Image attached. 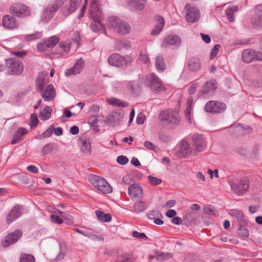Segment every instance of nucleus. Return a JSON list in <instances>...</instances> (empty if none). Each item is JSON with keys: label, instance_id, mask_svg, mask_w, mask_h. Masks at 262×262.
Returning a JSON list of instances; mask_svg holds the SVG:
<instances>
[{"label": "nucleus", "instance_id": "nucleus-1", "mask_svg": "<svg viewBox=\"0 0 262 262\" xmlns=\"http://www.w3.org/2000/svg\"><path fill=\"white\" fill-rule=\"evenodd\" d=\"M90 13L91 17L94 20V22L91 24L92 30L95 32L102 31L105 35H107L106 31L103 25L100 21L102 13L98 6V0H92Z\"/></svg>", "mask_w": 262, "mask_h": 262}, {"label": "nucleus", "instance_id": "nucleus-2", "mask_svg": "<svg viewBox=\"0 0 262 262\" xmlns=\"http://www.w3.org/2000/svg\"><path fill=\"white\" fill-rule=\"evenodd\" d=\"M108 26L115 32L122 35L128 34L130 31L129 25L116 16H111L108 18Z\"/></svg>", "mask_w": 262, "mask_h": 262}, {"label": "nucleus", "instance_id": "nucleus-3", "mask_svg": "<svg viewBox=\"0 0 262 262\" xmlns=\"http://www.w3.org/2000/svg\"><path fill=\"white\" fill-rule=\"evenodd\" d=\"M66 0H53L43 10L41 20L43 22L49 21L55 12L63 4Z\"/></svg>", "mask_w": 262, "mask_h": 262}, {"label": "nucleus", "instance_id": "nucleus-4", "mask_svg": "<svg viewBox=\"0 0 262 262\" xmlns=\"http://www.w3.org/2000/svg\"><path fill=\"white\" fill-rule=\"evenodd\" d=\"M232 191L238 195H243L246 193L250 186V180L247 177L241 178L237 183L233 180L229 181Z\"/></svg>", "mask_w": 262, "mask_h": 262}, {"label": "nucleus", "instance_id": "nucleus-5", "mask_svg": "<svg viewBox=\"0 0 262 262\" xmlns=\"http://www.w3.org/2000/svg\"><path fill=\"white\" fill-rule=\"evenodd\" d=\"M90 183L98 190L103 193H110L112 191V188L108 183L103 178L92 175L89 177Z\"/></svg>", "mask_w": 262, "mask_h": 262}, {"label": "nucleus", "instance_id": "nucleus-6", "mask_svg": "<svg viewBox=\"0 0 262 262\" xmlns=\"http://www.w3.org/2000/svg\"><path fill=\"white\" fill-rule=\"evenodd\" d=\"M142 79L145 80V84L155 93H158L164 89L161 79L154 73L142 77Z\"/></svg>", "mask_w": 262, "mask_h": 262}, {"label": "nucleus", "instance_id": "nucleus-7", "mask_svg": "<svg viewBox=\"0 0 262 262\" xmlns=\"http://www.w3.org/2000/svg\"><path fill=\"white\" fill-rule=\"evenodd\" d=\"M160 119L161 121L170 125H177L180 122L178 112L172 110H166L161 112Z\"/></svg>", "mask_w": 262, "mask_h": 262}, {"label": "nucleus", "instance_id": "nucleus-8", "mask_svg": "<svg viewBox=\"0 0 262 262\" xmlns=\"http://www.w3.org/2000/svg\"><path fill=\"white\" fill-rule=\"evenodd\" d=\"M108 63L113 66L122 67L126 64L132 62L133 59L129 56H122L119 54H114L111 55L107 59Z\"/></svg>", "mask_w": 262, "mask_h": 262}, {"label": "nucleus", "instance_id": "nucleus-9", "mask_svg": "<svg viewBox=\"0 0 262 262\" xmlns=\"http://www.w3.org/2000/svg\"><path fill=\"white\" fill-rule=\"evenodd\" d=\"M6 64L8 73L10 75H20L23 71L24 66L20 61L10 58L6 59Z\"/></svg>", "mask_w": 262, "mask_h": 262}, {"label": "nucleus", "instance_id": "nucleus-10", "mask_svg": "<svg viewBox=\"0 0 262 262\" xmlns=\"http://www.w3.org/2000/svg\"><path fill=\"white\" fill-rule=\"evenodd\" d=\"M184 10L186 11L185 18L188 23H193L199 19L200 13L196 7L190 4H186Z\"/></svg>", "mask_w": 262, "mask_h": 262}, {"label": "nucleus", "instance_id": "nucleus-11", "mask_svg": "<svg viewBox=\"0 0 262 262\" xmlns=\"http://www.w3.org/2000/svg\"><path fill=\"white\" fill-rule=\"evenodd\" d=\"M10 12L17 17H24L30 14L29 9L21 3H16L12 5L9 9Z\"/></svg>", "mask_w": 262, "mask_h": 262}, {"label": "nucleus", "instance_id": "nucleus-12", "mask_svg": "<svg viewBox=\"0 0 262 262\" xmlns=\"http://www.w3.org/2000/svg\"><path fill=\"white\" fill-rule=\"evenodd\" d=\"M124 116V113L123 110L113 111L107 116L105 122L108 125L115 126L120 123Z\"/></svg>", "mask_w": 262, "mask_h": 262}, {"label": "nucleus", "instance_id": "nucleus-13", "mask_svg": "<svg viewBox=\"0 0 262 262\" xmlns=\"http://www.w3.org/2000/svg\"><path fill=\"white\" fill-rule=\"evenodd\" d=\"M194 150L200 152L204 151L207 146V141L202 135L195 134L192 137Z\"/></svg>", "mask_w": 262, "mask_h": 262}, {"label": "nucleus", "instance_id": "nucleus-14", "mask_svg": "<svg viewBox=\"0 0 262 262\" xmlns=\"http://www.w3.org/2000/svg\"><path fill=\"white\" fill-rule=\"evenodd\" d=\"M226 108V105L224 103L214 101L208 102L204 107L206 112L212 113H221Z\"/></svg>", "mask_w": 262, "mask_h": 262}, {"label": "nucleus", "instance_id": "nucleus-15", "mask_svg": "<svg viewBox=\"0 0 262 262\" xmlns=\"http://www.w3.org/2000/svg\"><path fill=\"white\" fill-rule=\"evenodd\" d=\"M21 236V231L19 230H16L6 236L5 238L2 240L1 245L3 247H8L15 243Z\"/></svg>", "mask_w": 262, "mask_h": 262}, {"label": "nucleus", "instance_id": "nucleus-16", "mask_svg": "<svg viewBox=\"0 0 262 262\" xmlns=\"http://www.w3.org/2000/svg\"><path fill=\"white\" fill-rule=\"evenodd\" d=\"M82 0H70L69 4L64 6L61 9L63 16H68L74 12L79 7Z\"/></svg>", "mask_w": 262, "mask_h": 262}, {"label": "nucleus", "instance_id": "nucleus-17", "mask_svg": "<svg viewBox=\"0 0 262 262\" xmlns=\"http://www.w3.org/2000/svg\"><path fill=\"white\" fill-rule=\"evenodd\" d=\"M229 131L231 134L239 136L251 133L252 129L248 125L244 126L242 124H237L231 126L229 128Z\"/></svg>", "mask_w": 262, "mask_h": 262}, {"label": "nucleus", "instance_id": "nucleus-18", "mask_svg": "<svg viewBox=\"0 0 262 262\" xmlns=\"http://www.w3.org/2000/svg\"><path fill=\"white\" fill-rule=\"evenodd\" d=\"M79 40V38H77L73 40H67L60 42L58 47L61 51V54L62 55H66L69 54L71 47L74 45H75L76 47H78Z\"/></svg>", "mask_w": 262, "mask_h": 262}, {"label": "nucleus", "instance_id": "nucleus-19", "mask_svg": "<svg viewBox=\"0 0 262 262\" xmlns=\"http://www.w3.org/2000/svg\"><path fill=\"white\" fill-rule=\"evenodd\" d=\"M84 67V61L82 59H79L74 64L73 67L67 69L64 72V75L67 77L75 76L79 74Z\"/></svg>", "mask_w": 262, "mask_h": 262}, {"label": "nucleus", "instance_id": "nucleus-20", "mask_svg": "<svg viewBox=\"0 0 262 262\" xmlns=\"http://www.w3.org/2000/svg\"><path fill=\"white\" fill-rule=\"evenodd\" d=\"M255 15L251 17L250 21L255 27H262V5H258L254 9Z\"/></svg>", "mask_w": 262, "mask_h": 262}, {"label": "nucleus", "instance_id": "nucleus-21", "mask_svg": "<svg viewBox=\"0 0 262 262\" xmlns=\"http://www.w3.org/2000/svg\"><path fill=\"white\" fill-rule=\"evenodd\" d=\"M147 0H130L127 1V4L130 9L135 12H139L145 8Z\"/></svg>", "mask_w": 262, "mask_h": 262}, {"label": "nucleus", "instance_id": "nucleus-22", "mask_svg": "<svg viewBox=\"0 0 262 262\" xmlns=\"http://www.w3.org/2000/svg\"><path fill=\"white\" fill-rule=\"evenodd\" d=\"M128 194L132 199L141 198L143 195L141 187L137 184H133L128 188Z\"/></svg>", "mask_w": 262, "mask_h": 262}, {"label": "nucleus", "instance_id": "nucleus-23", "mask_svg": "<svg viewBox=\"0 0 262 262\" xmlns=\"http://www.w3.org/2000/svg\"><path fill=\"white\" fill-rule=\"evenodd\" d=\"M22 207L19 205L15 206L7 216L6 220L8 224H10L21 215Z\"/></svg>", "mask_w": 262, "mask_h": 262}, {"label": "nucleus", "instance_id": "nucleus-24", "mask_svg": "<svg viewBox=\"0 0 262 262\" xmlns=\"http://www.w3.org/2000/svg\"><path fill=\"white\" fill-rule=\"evenodd\" d=\"M182 43L181 38L178 35L171 34L167 36L163 41V46L165 47L168 46H180Z\"/></svg>", "mask_w": 262, "mask_h": 262}, {"label": "nucleus", "instance_id": "nucleus-25", "mask_svg": "<svg viewBox=\"0 0 262 262\" xmlns=\"http://www.w3.org/2000/svg\"><path fill=\"white\" fill-rule=\"evenodd\" d=\"M2 26L8 29H14L17 28L18 25L15 17L10 15H6L3 18Z\"/></svg>", "mask_w": 262, "mask_h": 262}, {"label": "nucleus", "instance_id": "nucleus-26", "mask_svg": "<svg viewBox=\"0 0 262 262\" xmlns=\"http://www.w3.org/2000/svg\"><path fill=\"white\" fill-rule=\"evenodd\" d=\"M180 153L184 157H188L191 155L195 156L194 150L192 149L189 143L185 140H182L181 142Z\"/></svg>", "mask_w": 262, "mask_h": 262}, {"label": "nucleus", "instance_id": "nucleus-27", "mask_svg": "<svg viewBox=\"0 0 262 262\" xmlns=\"http://www.w3.org/2000/svg\"><path fill=\"white\" fill-rule=\"evenodd\" d=\"M41 92V96L45 101H52L55 97L56 92L53 86L49 84Z\"/></svg>", "mask_w": 262, "mask_h": 262}, {"label": "nucleus", "instance_id": "nucleus-28", "mask_svg": "<svg viewBox=\"0 0 262 262\" xmlns=\"http://www.w3.org/2000/svg\"><path fill=\"white\" fill-rule=\"evenodd\" d=\"M79 146L81 151L85 155H89L92 152L91 143L90 139L84 138L79 140Z\"/></svg>", "mask_w": 262, "mask_h": 262}, {"label": "nucleus", "instance_id": "nucleus-29", "mask_svg": "<svg viewBox=\"0 0 262 262\" xmlns=\"http://www.w3.org/2000/svg\"><path fill=\"white\" fill-rule=\"evenodd\" d=\"M216 89V82L214 80H210L204 84L202 94L206 96L212 95Z\"/></svg>", "mask_w": 262, "mask_h": 262}, {"label": "nucleus", "instance_id": "nucleus-30", "mask_svg": "<svg viewBox=\"0 0 262 262\" xmlns=\"http://www.w3.org/2000/svg\"><path fill=\"white\" fill-rule=\"evenodd\" d=\"M255 51L251 49H247L243 51L242 59L244 62L249 63L254 60Z\"/></svg>", "mask_w": 262, "mask_h": 262}, {"label": "nucleus", "instance_id": "nucleus-31", "mask_svg": "<svg viewBox=\"0 0 262 262\" xmlns=\"http://www.w3.org/2000/svg\"><path fill=\"white\" fill-rule=\"evenodd\" d=\"M106 102L110 105L114 106L126 107L128 105L127 103L113 97L107 99Z\"/></svg>", "mask_w": 262, "mask_h": 262}, {"label": "nucleus", "instance_id": "nucleus-32", "mask_svg": "<svg viewBox=\"0 0 262 262\" xmlns=\"http://www.w3.org/2000/svg\"><path fill=\"white\" fill-rule=\"evenodd\" d=\"M53 111L52 108L49 106H45L42 110L40 111L39 116L41 120H47L49 119Z\"/></svg>", "mask_w": 262, "mask_h": 262}, {"label": "nucleus", "instance_id": "nucleus-33", "mask_svg": "<svg viewBox=\"0 0 262 262\" xmlns=\"http://www.w3.org/2000/svg\"><path fill=\"white\" fill-rule=\"evenodd\" d=\"M96 215L100 222H109L112 220V215L110 213H105L101 210H97L95 212Z\"/></svg>", "mask_w": 262, "mask_h": 262}, {"label": "nucleus", "instance_id": "nucleus-34", "mask_svg": "<svg viewBox=\"0 0 262 262\" xmlns=\"http://www.w3.org/2000/svg\"><path fill=\"white\" fill-rule=\"evenodd\" d=\"M155 66L159 72H162L165 69V64L163 57L158 55L155 59Z\"/></svg>", "mask_w": 262, "mask_h": 262}, {"label": "nucleus", "instance_id": "nucleus-35", "mask_svg": "<svg viewBox=\"0 0 262 262\" xmlns=\"http://www.w3.org/2000/svg\"><path fill=\"white\" fill-rule=\"evenodd\" d=\"M238 10L237 6H233L229 7L226 11V15L229 21L232 23L235 20L233 13Z\"/></svg>", "mask_w": 262, "mask_h": 262}, {"label": "nucleus", "instance_id": "nucleus-36", "mask_svg": "<svg viewBox=\"0 0 262 262\" xmlns=\"http://www.w3.org/2000/svg\"><path fill=\"white\" fill-rule=\"evenodd\" d=\"M193 103L192 97H189L187 101L186 110L185 111V117L188 121L191 123V105Z\"/></svg>", "mask_w": 262, "mask_h": 262}, {"label": "nucleus", "instance_id": "nucleus-37", "mask_svg": "<svg viewBox=\"0 0 262 262\" xmlns=\"http://www.w3.org/2000/svg\"><path fill=\"white\" fill-rule=\"evenodd\" d=\"M189 69L192 71H196L201 68V63L199 59L191 58L188 61Z\"/></svg>", "mask_w": 262, "mask_h": 262}, {"label": "nucleus", "instance_id": "nucleus-38", "mask_svg": "<svg viewBox=\"0 0 262 262\" xmlns=\"http://www.w3.org/2000/svg\"><path fill=\"white\" fill-rule=\"evenodd\" d=\"M147 207V206L146 203H145L143 201H138L136 203H135V204L134 205L133 211L137 213H138L144 211L146 209Z\"/></svg>", "mask_w": 262, "mask_h": 262}, {"label": "nucleus", "instance_id": "nucleus-39", "mask_svg": "<svg viewBox=\"0 0 262 262\" xmlns=\"http://www.w3.org/2000/svg\"><path fill=\"white\" fill-rule=\"evenodd\" d=\"M45 83V77L42 74H39L36 81V86L37 91L42 92Z\"/></svg>", "mask_w": 262, "mask_h": 262}, {"label": "nucleus", "instance_id": "nucleus-40", "mask_svg": "<svg viewBox=\"0 0 262 262\" xmlns=\"http://www.w3.org/2000/svg\"><path fill=\"white\" fill-rule=\"evenodd\" d=\"M55 144L53 143H49L43 146L41 150V154L45 156L51 154L55 149Z\"/></svg>", "mask_w": 262, "mask_h": 262}, {"label": "nucleus", "instance_id": "nucleus-41", "mask_svg": "<svg viewBox=\"0 0 262 262\" xmlns=\"http://www.w3.org/2000/svg\"><path fill=\"white\" fill-rule=\"evenodd\" d=\"M59 41V38L55 36L49 37L45 41V45L47 48H53Z\"/></svg>", "mask_w": 262, "mask_h": 262}, {"label": "nucleus", "instance_id": "nucleus-42", "mask_svg": "<svg viewBox=\"0 0 262 262\" xmlns=\"http://www.w3.org/2000/svg\"><path fill=\"white\" fill-rule=\"evenodd\" d=\"M116 48L118 50H121L123 49H129L130 48L129 42L126 40H119L117 42Z\"/></svg>", "mask_w": 262, "mask_h": 262}, {"label": "nucleus", "instance_id": "nucleus-43", "mask_svg": "<svg viewBox=\"0 0 262 262\" xmlns=\"http://www.w3.org/2000/svg\"><path fill=\"white\" fill-rule=\"evenodd\" d=\"M147 217L150 220H153L154 221L157 219L159 217H162L161 213L158 211H150L147 214Z\"/></svg>", "mask_w": 262, "mask_h": 262}, {"label": "nucleus", "instance_id": "nucleus-44", "mask_svg": "<svg viewBox=\"0 0 262 262\" xmlns=\"http://www.w3.org/2000/svg\"><path fill=\"white\" fill-rule=\"evenodd\" d=\"M35 258L31 254H23L20 257V262H34Z\"/></svg>", "mask_w": 262, "mask_h": 262}, {"label": "nucleus", "instance_id": "nucleus-45", "mask_svg": "<svg viewBox=\"0 0 262 262\" xmlns=\"http://www.w3.org/2000/svg\"><path fill=\"white\" fill-rule=\"evenodd\" d=\"M114 262H130V256L127 253L121 254L117 257Z\"/></svg>", "mask_w": 262, "mask_h": 262}, {"label": "nucleus", "instance_id": "nucleus-46", "mask_svg": "<svg viewBox=\"0 0 262 262\" xmlns=\"http://www.w3.org/2000/svg\"><path fill=\"white\" fill-rule=\"evenodd\" d=\"M38 124L37 116L36 114H32L30 116V126L31 128H33Z\"/></svg>", "mask_w": 262, "mask_h": 262}, {"label": "nucleus", "instance_id": "nucleus-47", "mask_svg": "<svg viewBox=\"0 0 262 262\" xmlns=\"http://www.w3.org/2000/svg\"><path fill=\"white\" fill-rule=\"evenodd\" d=\"M125 83L117 81L112 82V86L115 89L116 91H121L123 89Z\"/></svg>", "mask_w": 262, "mask_h": 262}, {"label": "nucleus", "instance_id": "nucleus-48", "mask_svg": "<svg viewBox=\"0 0 262 262\" xmlns=\"http://www.w3.org/2000/svg\"><path fill=\"white\" fill-rule=\"evenodd\" d=\"M67 253V248L64 246L60 245V252L56 257L57 260H61L66 255Z\"/></svg>", "mask_w": 262, "mask_h": 262}, {"label": "nucleus", "instance_id": "nucleus-49", "mask_svg": "<svg viewBox=\"0 0 262 262\" xmlns=\"http://www.w3.org/2000/svg\"><path fill=\"white\" fill-rule=\"evenodd\" d=\"M148 179L150 183L152 185H158L162 183L161 179L151 176H148Z\"/></svg>", "mask_w": 262, "mask_h": 262}, {"label": "nucleus", "instance_id": "nucleus-50", "mask_svg": "<svg viewBox=\"0 0 262 262\" xmlns=\"http://www.w3.org/2000/svg\"><path fill=\"white\" fill-rule=\"evenodd\" d=\"M203 211L205 213L209 215H212L215 213V210L213 206L207 205L203 208Z\"/></svg>", "mask_w": 262, "mask_h": 262}, {"label": "nucleus", "instance_id": "nucleus-51", "mask_svg": "<svg viewBox=\"0 0 262 262\" xmlns=\"http://www.w3.org/2000/svg\"><path fill=\"white\" fill-rule=\"evenodd\" d=\"M229 213L231 215L235 216L237 219L241 220L243 216V213L242 211L236 210V209H232L230 211Z\"/></svg>", "mask_w": 262, "mask_h": 262}, {"label": "nucleus", "instance_id": "nucleus-52", "mask_svg": "<svg viewBox=\"0 0 262 262\" xmlns=\"http://www.w3.org/2000/svg\"><path fill=\"white\" fill-rule=\"evenodd\" d=\"M50 218L51 222L55 224H61L63 222L61 216H59L56 215H51Z\"/></svg>", "mask_w": 262, "mask_h": 262}, {"label": "nucleus", "instance_id": "nucleus-53", "mask_svg": "<svg viewBox=\"0 0 262 262\" xmlns=\"http://www.w3.org/2000/svg\"><path fill=\"white\" fill-rule=\"evenodd\" d=\"M41 36V33L40 32H37L35 34H29L26 35L25 39L26 40H32L34 39L39 38Z\"/></svg>", "mask_w": 262, "mask_h": 262}, {"label": "nucleus", "instance_id": "nucleus-54", "mask_svg": "<svg viewBox=\"0 0 262 262\" xmlns=\"http://www.w3.org/2000/svg\"><path fill=\"white\" fill-rule=\"evenodd\" d=\"M61 218L62 219L63 221L64 220L66 223L70 224L72 223V216L65 212H62L61 215Z\"/></svg>", "mask_w": 262, "mask_h": 262}, {"label": "nucleus", "instance_id": "nucleus-55", "mask_svg": "<svg viewBox=\"0 0 262 262\" xmlns=\"http://www.w3.org/2000/svg\"><path fill=\"white\" fill-rule=\"evenodd\" d=\"M117 162L121 165L126 164L128 162V159L124 156H119L117 158Z\"/></svg>", "mask_w": 262, "mask_h": 262}, {"label": "nucleus", "instance_id": "nucleus-56", "mask_svg": "<svg viewBox=\"0 0 262 262\" xmlns=\"http://www.w3.org/2000/svg\"><path fill=\"white\" fill-rule=\"evenodd\" d=\"M156 18L157 20V24L156 26L159 27L163 29L165 25V20L164 18L161 16H157Z\"/></svg>", "mask_w": 262, "mask_h": 262}, {"label": "nucleus", "instance_id": "nucleus-57", "mask_svg": "<svg viewBox=\"0 0 262 262\" xmlns=\"http://www.w3.org/2000/svg\"><path fill=\"white\" fill-rule=\"evenodd\" d=\"M133 236L139 239H147V237L144 233H140L136 231H134L132 233Z\"/></svg>", "mask_w": 262, "mask_h": 262}, {"label": "nucleus", "instance_id": "nucleus-58", "mask_svg": "<svg viewBox=\"0 0 262 262\" xmlns=\"http://www.w3.org/2000/svg\"><path fill=\"white\" fill-rule=\"evenodd\" d=\"M238 234L244 237H246L249 236V231L245 228L240 227L238 230Z\"/></svg>", "mask_w": 262, "mask_h": 262}, {"label": "nucleus", "instance_id": "nucleus-59", "mask_svg": "<svg viewBox=\"0 0 262 262\" xmlns=\"http://www.w3.org/2000/svg\"><path fill=\"white\" fill-rule=\"evenodd\" d=\"M145 120V116L143 113H140L139 114H138L136 119V122L138 124H143Z\"/></svg>", "mask_w": 262, "mask_h": 262}, {"label": "nucleus", "instance_id": "nucleus-60", "mask_svg": "<svg viewBox=\"0 0 262 262\" xmlns=\"http://www.w3.org/2000/svg\"><path fill=\"white\" fill-rule=\"evenodd\" d=\"M220 47V45H216L212 48L210 53L211 59H213L216 56L219 52Z\"/></svg>", "mask_w": 262, "mask_h": 262}, {"label": "nucleus", "instance_id": "nucleus-61", "mask_svg": "<svg viewBox=\"0 0 262 262\" xmlns=\"http://www.w3.org/2000/svg\"><path fill=\"white\" fill-rule=\"evenodd\" d=\"M139 60L140 61L147 64L150 62V60L148 57L146 55L143 54H140L139 56Z\"/></svg>", "mask_w": 262, "mask_h": 262}, {"label": "nucleus", "instance_id": "nucleus-62", "mask_svg": "<svg viewBox=\"0 0 262 262\" xmlns=\"http://www.w3.org/2000/svg\"><path fill=\"white\" fill-rule=\"evenodd\" d=\"M88 2V0H84V4L83 6H82V7L81 8L80 13L78 16L79 19L81 18L84 16V13L86 11Z\"/></svg>", "mask_w": 262, "mask_h": 262}, {"label": "nucleus", "instance_id": "nucleus-63", "mask_svg": "<svg viewBox=\"0 0 262 262\" xmlns=\"http://www.w3.org/2000/svg\"><path fill=\"white\" fill-rule=\"evenodd\" d=\"M198 87V83L196 82H194L190 85V87L188 89V93L189 94H193L196 92V88Z\"/></svg>", "mask_w": 262, "mask_h": 262}, {"label": "nucleus", "instance_id": "nucleus-64", "mask_svg": "<svg viewBox=\"0 0 262 262\" xmlns=\"http://www.w3.org/2000/svg\"><path fill=\"white\" fill-rule=\"evenodd\" d=\"M53 129L54 127L51 126L42 133L45 138H49L52 135Z\"/></svg>", "mask_w": 262, "mask_h": 262}]
</instances>
